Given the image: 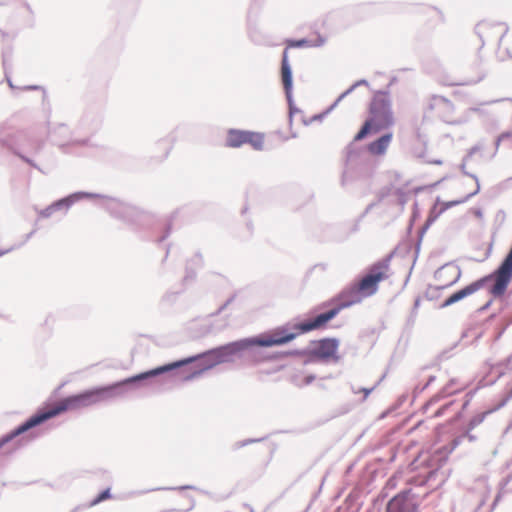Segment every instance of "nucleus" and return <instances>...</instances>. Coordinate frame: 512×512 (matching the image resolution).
I'll list each match as a JSON object with an SVG mask.
<instances>
[{
	"label": "nucleus",
	"mask_w": 512,
	"mask_h": 512,
	"mask_svg": "<svg viewBox=\"0 0 512 512\" xmlns=\"http://www.w3.org/2000/svg\"><path fill=\"white\" fill-rule=\"evenodd\" d=\"M315 269H320V270L324 271L326 269V265L322 264V263L321 264H317V265H315L313 267V270H315Z\"/></svg>",
	"instance_id": "13d9d810"
},
{
	"label": "nucleus",
	"mask_w": 512,
	"mask_h": 512,
	"mask_svg": "<svg viewBox=\"0 0 512 512\" xmlns=\"http://www.w3.org/2000/svg\"><path fill=\"white\" fill-rule=\"evenodd\" d=\"M310 40V47H321L326 43V38L321 34H317L315 38H312Z\"/></svg>",
	"instance_id": "473e14b6"
},
{
	"label": "nucleus",
	"mask_w": 512,
	"mask_h": 512,
	"mask_svg": "<svg viewBox=\"0 0 512 512\" xmlns=\"http://www.w3.org/2000/svg\"><path fill=\"white\" fill-rule=\"evenodd\" d=\"M26 140L31 146V151L35 154L39 153L44 147V141L32 136H28L23 132H11L5 125L0 127V146L8 149L18 156L22 161L44 173V171L34 162L33 159L23 154L20 150V141Z\"/></svg>",
	"instance_id": "39448f33"
},
{
	"label": "nucleus",
	"mask_w": 512,
	"mask_h": 512,
	"mask_svg": "<svg viewBox=\"0 0 512 512\" xmlns=\"http://www.w3.org/2000/svg\"><path fill=\"white\" fill-rule=\"evenodd\" d=\"M177 293L168 292L163 295L162 302H173L176 299Z\"/></svg>",
	"instance_id": "a19ab883"
},
{
	"label": "nucleus",
	"mask_w": 512,
	"mask_h": 512,
	"mask_svg": "<svg viewBox=\"0 0 512 512\" xmlns=\"http://www.w3.org/2000/svg\"><path fill=\"white\" fill-rule=\"evenodd\" d=\"M281 80L283 84V89L285 92L286 100L289 107V115H292L296 112H300V110L295 106L293 101V73L292 68L288 59V51L287 48L283 50L282 59H281Z\"/></svg>",
	"instance_id": "4468645a"
},
{
	"label": "nucleus",
	"mask_w": 512,
	"mask_h": 512,
	"mask_svg": "<svg viewBox=\"0 0 512 512\" xmlns=\"http://www.w3.org/2000/svg\"><path fill=\"white\" fill-rule=\"evenodd\" d=\"M363 297L364 296L362 293L357 289L356 284L353 283L341 291V293L338 295L339 303L335 306L339 311H341L356 303L361 302Z\"/></svg>",
	"instance_id": "f3484780"
},
{
	"label": "nucleus",
	"mask_w": 512,
	"mask_h": 512,
	"mask_svg": "<svg viewBox=\"0 0 512 512\" xmlns=\"http://www.w3.org/2000/svg\"><path fill=\"white\" fill-rule=\"evenodd\" d=\"M309 348L307 349H294L287 351L285 355L287 356H309Z\"/></svg>",
	"instance_id": "72a5a7b5"
},
{
	"label": "nucleus",
	"mask_w": 512,
	"mask_h": 512,
	"mask_svg": "<svg viewBox=\"0 0 512 512\" xmlns=\"http://www.w3.org/2000/svg\"><path fill=\"white\" fill-rule=\"evenodd\" d=\"M236 296H237V294H236V293L232 294V295H231V296H230V297L225 301L226 305H228V306H229V305H230V304H231V303L236 299Z\"/></svg>",
	"instance_id": "603ef678"
},
{
	"label": "nucleus",
	"mask_w": 512,
	"mask_h": 512,
	"mask_svg": "<svg viewBox=\"0 0 512 512\" xmlns=\"http://www.w3.org/2000/svg\"><path fill=\"white\" fill-rule=\"evenodd\" d=\"M293 325L287 323L276 327L271 332L261 333L256 336L238 339L204 351L203 355L210 356V362L204 369H211L219 364L234 362L235 358H242L245 355L253 363H258L257 347H273L285 345L300 335Z\"/></svg>",
	"instance_id": "f03ea898"
},
{
	"label": "nucleus",
	"mask_w": 512,
	"mask_h": 512,
	"mask_svg": "<svg viewBox=\"0 0 512 512\" xmlns=\"http://www.w3.org/2000/svg\"><path fill=\"white\" fill-rule=\"evenodd\" d=\"M315 375L309 374L304 378L305 385H310L315 380Z\"/></svg>",
	"instance_id": "09e8293b"
},
{
	"label": "nucleus",
	"mask_w": 512,
	"mask_h": 512,
	"mask_svg": "<svg viewBox=\"0 0 512 512\" xmlns=\"http://www.w3.org/2000/svg\"><path fill=\"white\" fill-rule=\"evenodd\" d=\"M485 77V75L483 74L482 76H480L476 81H474V83H478L479 81H481L483 78Z\"/></svg>",
	"instance_id": "0e129e2a"
},
{
	"label": "nucleus",
	"mask_w": 512,
	"mask_h": 512,
	"mask_svg": "<svg viewBox=\"0 0 512 512\" xmlns=\"http://www.w3.org/2000/svg\"><path fill=\"white\" fill-rule=\"evenodd\" d=\"M503 140H499V136L497 137L496 141H495V149L498 150L499 146H500V143L502 142Z\"/></svg>",
	"instance_id": "680f3d73"
},
{
	"label": "nucleus",
	"mask_w": 512,
	"mask_h": 512,
	"mask_svg": "<svg viewBox=\"0 0 512 512\" xmlns=\"http://www.w3.org/2000/svg\"><path fill=\"white\" fill-rule=\"evenodd\" d=\"M228 307V305H226V303L224 302L219 308L218 310L216 311V315L220 314L222 311H224L226 308Z\"/></svg>",
	"instance_id": "6e6d98bb"
},
{
	"label": "nucleus",
	"mask_w": 512,
	"mask_h": 512,
	"mask_svg": "<svg viewBox=\"0 0 512 512\" xmlns=\"http://www.w3.org/2000/svg\"><path fill=\"white\" fill-rule=\"evenodd\" d=\"M512 479V475H509L506 479V483H508Z\"/></svg>",
	"instance_id": "69168bd1"
},
{
	"label": "nucleus",
	"mask_w": 512,
	"mask_h": 512,
	"mask_svg": "<svg viewBox=\"0 0 512 512\" xmlns=\"http://www.w3.org/2000/svg\"><path fill=\"white\" fill-rule=\"evenodd\" d=\"M486 24L485 23H479L476 25L475 27V32L477 33V35L479 36L480 40H481V47L484 45V40H483V35H482V29L485 28Z\"/></svg>",
	"instance_id": "58836bf2"
},
{
	"label": "nucleus",
	"mask_w": 512,
	"mask_h": 512,
	"mask_svg": "<svg viewBox=\"0 0 512 512\" xmlns=\"http://www.w3.org/2000/svg\"><path fill=\"white\" fill-rule=\"evenodd\" d=\"M266 439V437H261V438H248V439H244V440H241V441H237L235 442L233 445H232V449L234 451L236 450H239L245 446H248L250 444H253V443H258V442H262Z\"/></svg>",
	"instance_id": "393cba45"
},
{
	"label": "nucleus",
	"mask_w": 512,
	"mask_h": 512,
	"mask_svg": "<svg viewBox=\"0 0 512 512\" xmlns=\"http://www.w3.org/2000/svg\"><path fill=\"white\" fill-rule=\"evenodd\" d=\"M36 232V230H32L30 233L26 234L25 237H24V240L19 243V244H16V245H13L11 246L10 248L8 249H1L0 250V257H2L3 255L15 250V249H18L20 247H22L27 241H29V239L34 235V233Z\"/></svg>",
	"instance_id": "bb28decb"
},
{
	"label": "nucleus",
	"mask_w": 512,
	"mask_h": 512,
	"mask_svg": "<svg viewBox=\"0 0 512 512\" xmlns=\"http://www.w3.org/2000/svg\"><path fill=\"white\" fill-rule=\"evenodd\" d=\"M176 213L177 212H174L171 215L170 219L167 221V223L165 225L164 233L159 237L158 242L161 243V242L165 241L168 238V236L170 235L171 229H172V220L175 217Z\"/></svg>",
	"instance_id": "c756f323"
},
{
	"label": "nucleus",
	"mask_w": 512,
	"mask_h": 512,
	"mask_svg": "<svg viewBox=\"0 0 512 512\" xmlns=\"http://www.w3.org/2000/svg\"><path fill=\"white\" fill-rule=\"evenodd\" d=\"M168 489L169 490H187V489L196 490L197 488L195 486H192V485H183V486H180V487L168 488Z\"/></svg>",
	"instance_id": "a18cd8bd"
},
{
	"label": "nucleus",
	"mask_w": 512,
	"mask_h": 512,
	"mask_svg": "<svg viewBox=\"0 0 512 512\" xmlns=\"http://www.w3.org/2000/svg\"><path fill=\"white\" fill-rule=\"evenodd\" d=\"M24 91H41L42 92V102L44 103L48 99L46 89L41 85H26L19 88Z\"/></svg>",
	"instance_id": "c85d7f7f"
},
{
	"label": "nucleus",
	"mask_w": 512,
	"mask_h": 512,
	"mask_svg": "<svg viewBox=\"0 0 512 512\" xmlns=\"http://www.w3.org/2000/svg\"><path fill=\"white\" fill-rule=\"evenodd\" d=\"M204 264L203 256L200 252L195 253L186 263L185 276L183 281L185 283L191 282L196 278V271Z\"/></svg>",
	"instance_id": "a211bd4d"
},
{
	"label": "nucleus",
	"mask_w": 512,
	"mask_h": 512,
	"mask_svg": "<svg viewBox=\"0 0 512 512\" xmlns=\"http://www.w3.org/2000/svg\"><path fill=\"white\" fill-rule=\"evenodd\" d=\"M409 322H410L411 324H413V323H414V316H413V317H411V318L409 319Z\"/></svg>",
	"instance_id": "338daca9"
},
{
	"label": "nucleus",
	"mask_w": 512,
	"mask_h": 512,
	"mask_svg": "<svg viewBox=\"0 0 512 512\" xmlns=\"http://www.w3.org/2000/svg\"><path fill=\"white\" fill-rule=\"evenodd\" d=\"M453 404V401L443 405L442 407H440L435 413H434V417H441L446 409H448L451 405Z\"/></svg>",
	"instance_id": "ea45409f"
},
{
	"label": "nucleus",
	"mask_w": 512,
	"mask_h": 512,
	"mask_svg": "<svg viewBox=\"0 0 512 512\" xmlns=\"http://www.w3.org/2000/svg\"><path fill=\"white\" fill-rule=\"evenodd\" d=\"M482 148H483V146L481 144H477V145L471 147L468 154L464 157V161H467L472 155H474L475 153L480 151Z\"/></svg>",
	"instance_id": "4c0bfd02"
},
{
	"label": "nucleus",
	"mask_w": 512,
	"mask_h": 512,
	"mask_svg": "<svg viewBox=\"0 0 512 512\" xmlns=\"http://www.w3.org/2000/svg\"><path fill=\"white\" fill-rule=\"evenodd\" d=\"M112 498V494H111V489L110 488H106L104 490H102L100 493L97 494L96 497H94L90 502L89 504L87 505L88 508H91V507H94L98 504H100L101 502L105 501V500H108Z\"/></svg>",
	"instance_id": "412c9836"
},
{
	"label": "nucleus",
	"mask_w": 512,
	"mask_h": 512,
	"mask_svg": "<svg viewBox=\"0 0 512 512\" xmlns=\"http://www.w3.org/2000/svg\"><path fill=\"white\" fill-rule=\"evenodd\" d=\"M460 169H461V171H462V173H463L464 175L469 176V177H471L472 179H474V180H475V182H476V185H477V184H479V179H478V177H477L475 174H472V173H469V172H467V171H466V161H464V160H463V162H462V164H461V166H460Z\"/></svg>",
	"instance_id": "c9c22d12"
},
{
	"label": "nucleus",
	"mask_w": 512,
	"mask_h": 512,
	"mask_svg": "<svg viewBox=\"0 0 512 512\" xmlns=\"http://www.w3.org/2000/svg\"><path fill=\"white\" fill-rule=\"evenodd\" d=\"M463 300L458 291L452 293L449 297H447L440 305V308L449 307L459 301Z\"/></svg>",
	"instance_id": "cd10ccee"
},
{
	"label": "nucleus",
	"mask_w": 512,
	"mask_h": 512,
	"mask_svg": "<svg viewBox=\"0 0 512 512\" xmlns=\"http://www.w3.org/2000/svg\"><path fill=\"white\" fill-rule=\"evenodd\" d=\"M460 275H461V272L459 270L458 274H457V277L453 281H451L449 284L443 285V286H436V287L430 286L429 289H434L435 291H438V290L443 289L445 287L451 286V285H453L454 283H456L458 281V279L460 278Z\"/></svg>",
	"instance_id": "79ce46f5"
},
{
	"label": "nucleus",
	"mask_w": 512,
	"mask_h": 512,
	"mask_svg": "<svg viewBox=\"0 0 512 512\" xmlns=\"http://www.w3.org/2000/svg\"><path fill=\"white\" fill-rule=\"evenodd\" d=\"M244 144L251 145L256 151H262L264 148V134L235 128L227 130L225 139L226 147L239 148Z\"/></svg>",
	"instance_id": "1a4fd4ad"
},
{
	"label": "nucleus",
	"mask_w": 512,
	"mask_h": 512,
	"mask_svg": "<svg viewBox=\"0 0 512 512\" xmlns=\"http://www.w3.org/2000/svg\"><path fill=\"white\" fill-rule=\"evenodd\" d=\"M373 388H363L362 391L364 392V399L368 397V395L372 392Z\"/></svg>",
	"instance_id": "5fc2aeb1"
},
{
	"label": "nucleus",
	"mask_w": 512,
	"mask_h": 512,
	"mask_svg": "<svg viewBox=\"0 0 512 512\" xmlns=\"http://www.w3.org/2000/svg\"><path fill=\"white\" fill-rule=\"evenodd\" d=\"M416 216H417V212H416V211H414V212H413V215H412V219H411L410 224H409V226H408V233H411V231H412V228H413V220L416 218Z\"/></svg>",
	"instance_id": "3c124183"
},
{
	"label": "nucleus",
	"mask_w": 512,
	"mask_h": 512,
	"mask_svg": "<svg viewBox=\"0 0 512 512\" xmlns=\"http://www.w3.org/2000/svg\"><path fill=\"white\" fill-rule=\"evenodd\" d=\"M391 140L392 133H385L368 144V151L374 155H382L385 153Z\"/></svg>",
	"instance_id": "6ab92c4d"
},
{
	"label": "nucleus",
	"mask_w": 512,
	"mask_h": 512,
	"mask_svg": "<svg viewBox=\"0 0 512 512\" xmlns=\"http://www.w3.org/2000/svg\"><path fill=\"white\" fill-rule=\"evenodd\" d=\"M78 509H79V508H78V507H76L75 509H73V510H72V512H77V510H78Z\"/></svg>",
	"instance_id": "774afa93"
},
{
	"label": "nucleus",
	"mask_w": 512,
	"mask_h": 512,
	"mask_svg": "<svg viewBox=\"0 0 512 512\" xmlns=\"http://www.w3.org/2000/svg\"><path fill=\"white\" fill-rule=\"evenodd\" d=\"M356 89V87H354V83L347 89L345 90L343 93H341L337 99L334 101V102H337V106L339 105V103L345 98L347 97L348 95H350L354 90Z\"/></svg>",
	"instance_id": "f704fd0d"
},
{
	"label": "nucleus",
	"mask_w": 512,
	"mask_h": 512,
	"mask_svg": "<svg viewBox=\"0 0 512 512\" xmlns=\"http://www.w3.org/2000/svg\"><path fill=\"white\" fill-rule=\"evenodd\" d=\"M3 68H4V73H5V79H6L7 83H8V85H9V87H10L11 89H19L20 87H16V86L13 84V82H12V80H11V78H10L9 71H8L7 58H6V55H5V54H3Z\"/></svg>",
	"instance_id": "2f4dec72"
},
{
	"label": "nucleus",
	"mask_w": 512,
	"mask_h": 512,
	"mask_svg": "<svg viewBox=\"0 0 512 512\" xmlns=\"http://www.w3.org/2000/svg\"><path fill=\"white\" fill-rule=\"evenodd\" d=\"M465 439H467L469 442H474V441H476L477 437L475 435L471 434V430H469V428H467L466 431H464L462 434H460L458 437H456L453 440V442H452L453 448L457 447Z\"/></svg>",
	"instance_id": "5701e85b"
},
{
	"label": "nucleus",
	"mask_w": 512,
	"mask_h": 512,
	"mask_svg": "<svg viewBox=\"0 0 512 512\" xmlns=\"http://www.w3.org/2000/svg\"><path fill=\"white\" fill-rule=\"evenodd\" d=\"M432 101H433V104H431V108H433V106L435 105V106H444L448 110L453 109L452 102L443 96H433Z\"/></svg>",
	"instance_id": "a878e982"
},
{
	"label": "nucleus",
	"mask_w": 512,
	"mask_h": 512,
	"mask_svg": "<svg viewBox=\"0 0 512 512\" xmlns=\"http://www.w3.org/2000/svg\"><path fill=\"white\" fill-rule=\"evenodd\" d=\"M105 208L113 217L127 224H139L141 218L144 216V212L137 207L114 199L107 200Z\"/></svg>",
	"instance_id": "9d476101"
},
{
	"label": "nucleus",
	"mask_w": 512,
	"mask_h": 512,
	"mask_svg": "<svg viewBox=\"0 0 512 512\" xmlns=\"http://www.w3.org/2000/svg\"><path fill=\"white\" fill-rule=\"evenodd\" d=\"M512 138V130L510 131H505V132H502L500 135H499V140H507V139H511Z\"/></svg>",
	"instance_id": "c03bdc74"
},
{
	"label": "nucleus",
	"mask_w": 512,
	"mask_h": 512,
	"mask_svg": "<svg viewBox=\"0 0 512 512\" xmlns=\"http://www.w3.org/2000/svg\"><path fill=\"white\" fill-rule=\"evenodd\" d=\"M419 304H420V299L417 298L414 302V307H413V312L416 314V310L418 309L419 307Z\"/></svg>",
	"instance_id": "bf43d9fd"
},
{
	"label": "nucleus",
	"mask_w": 512,
	"mask_h": 512,
	"mask_svg": "<svg viewBox=\"0 0 512 512\" xmlns=\"http://www.w3.org/2000/svg\"><path fill=\"white\" fill-rule=\"evenodd\" d=\"M337 107V102H333L327 109L323 112L313 115L308 122H305L306 125L311 124L314 121H322L328 114H330Z\"/></svg>",
	"instance_id": "b1692460"
},
{
	"label": "nucleus",
	"mask_w": 512,
	"mask_h": 512,
	"mask_svg": "<svg viewBox=\"0 0 512 512\" xmlns=\"http://www.w3.org/2000/svg\"><path fill=\"white\" fill-rule=\"evenodd\" d=\"M479 191H480V184H477L476 189L473 192H471L468 195H466L464 198L459 199V200H452V201L444 202L443 206L440 208L439 211H436V207L435 206L430 210L429 216L427 217L424 225L418 231V239H417L416 246H415V257L418 256V253L420 251V246H421V242H422V238H423L424 234L429 229V227L437 220V218L443 212H445L447 209H449V208H451L453 206H456L458 204L465 203L471 197H473L476 194H478Z\"/></svg>",
	"instance_id": "f8f14e48"
},
{
	"label": "nucleus",
	"mask_w": 512,
	"mask_h": 512,
	"mask_svg": "<svg viewBox=\"0 0 512 512\" xmlns=\"http://www.w3.org/2000/svg\"><path fill=\"white\" fill-rule=\"evenodd\" d=\"M455 384V380L451 379L437 394H435L430 401L428 402V405H433L439 402L440 400L448 397L449 395L455 393V391H451V387Z\"/></svg>",
	"instance_id": "aec40b11"
},
{
	"label": "nucleus",
	"mask_w": 512,
	"mask_h": 512,
	"mask_svg": "<svg viewBox=\"0 0 512 512\" xmlns=\"http://www.w3.org/2000/svg\"><path fill=\"white\" fill-rule=\"evenodd\" d=\"M369 113L371 117L364 122L353 141H361L371 132L377 133L393 125L394 118L388 90H379L374 93L369 105Z\"/></svg>",
	"instance_id": "7ed1b4c3"
},
{
	"label": "nucleus",
	"mask_w": 512,
	"mask_h": 512,
	"mask_svg": "<svg viewBox=\"0 0 512 512\" xmlns=\"http://www.w3.org/2000/svg\"><path fill=\"white\" fill-rule=\"evenodd\" d=\"M340 311L337 309L336 306L329 309L328 311H325L323 313L318 314L314 318H311L307 321L299 322L296 324H293V328L295 330H298L299 333L306 334L308 332L321 329L327 325L329 321L334 319Z\"/></svg>",
	"instance_id": "2eb2a0df"
},
{
	"label": "nucleus",
	"mask_w": 512,
	"mask_h": 512,
	"mask_svg": "<svg viewBox=\"0 0 512 512\" xmlns=\"http://www.w3.org/2000/svg\"><path fill=\"white\" fill-rule=\"evenodd\" d=\"M96 198H104L102 195L97 193L85 192V191H77L71 193L65 197H62L58 200H55L50 205L41 209L38 214L41 218L47 219L50 218L55 213H61L62 215H66L70 208L84 200V199H96Z\"/></svg>",
	"instance_id": "0eeeda50"
},
{
	"label": "nucleus",
	"mask_w": 512,
	"mask_h": 512,
	"mask_svg": "<svg viewBox=\"0 0 512 512\" xmlns=\"http://www.w3.org/2000/svg\"><path fill=\"white\" fill-rule=\"evenodd\" d=\"M499 279V274L497 273L496 268L492 273L477 279L476 281L457 291L459 292L461 298L464 299L482 289L488 282H493V284L489 286L488 292L493 298H501L505 295L509 284L499 286Z\"/></svg>",
	"instance_id": "6e6552de"
},
{
	"label": "nucleus",
	"mask_w": 512,
	"mask_h": 512,
	"mask_svg": "<svg viewBox=\"0 0 512 512\" xmlns=\"http://www.w3.org/2000/svg\"><path fill=\"white\" fill-rule=\"evenodd\" d=\"M203 354L204 352H201L193 356L140 372L111 384L95 386L90 389L83 390L79 393L60 399L53 408L40 409L37 413L40 415L42 420L46 422L66 411L79 410L123 397L129 390L146 386L159 376L171 373L186 365L197 362L198 368L183 376V379L186 381L192 380L207 370L204 368L210 362V356Z\"/></svg>",
	"instance_id": "f257e3e1"
},
{
	"label": "nucleus",
	"mask_w": 512,
	"mask_h": 512,
	"mask_svg": "<svg viewBox=\"0 0 512 512\" xmlns=\"http://www.w3.org/2000/svg\"><path fill=\"white\" fill-rule=\"evenodd\" d=\"M374 206H375V203H370V204L366 207L365 211L363 212L362 217H364L367 213H369V212L371 211V209H372Z\"/></svg>",
	"instance_id": "864d4df0"
},
{
	"label": "nucleus",
	"mask_w": 512,
	"mask_h": 512,
	"mask_svg": "<svg viewBox=\"0 0 512 512\" xmlns=\"http://www.w3.org/2000/svg\"><path fill=\"white\" fill-rule=\"evenodd\" d=\"M511 323H512V319H511L509 322H507V323L505 324V326L503 327V329L499 332L498 337H500V336L504 333V331L506 330V328H507Z\"/></svg>",
	"instance_id": "052dcab7"
},
{
	"label": "nucleus",
	"mask_w": 512,
	"mask_h": 512,
	"mask_svg": "<svg viewBox=\"0 0 512 512\" xmlns=\"http://www.w3.org/2000/svg\"><path fill=\"white\" fill-rule=\"evenodd\" d=\"M492 303H493V299L491 298V299H489V300H488V301H487L483 306H481V307L477 310V312H478V313H483V312H485L486 310H488V309L490 308V306L492 305Z\"/></svg>",
	"instance_id": "37998d69"
},
{
	"label": "nucleus",
	"mask_w": 512,
	"mask_h": 512,
	"mask_svg": "<svg viewBox=\"0 0 512 512\" xmlns=\"http://www.w3.org/2000/svg\"><path fill=\"white\" fill-rule=\"evenodd\" d=\"M359 86H369V82L366 79H360L354 83V87L358 88Z\"/></svg>",
	"instance_id": "49530a36"
},
{
	"label": "nucleus",
	"mask_w": 512,
	"mask_h": 512,
	"mask_svg": "<svg viewBox=\"0 0 512 512\" xmlns=\"http://www.w3.org/2000/svg\"><path fill=\"white\" fill-rule=\"evenodd\" d=\"M43 423L44 421L42 420L40 415L37 412L34 413L32 416L27 418L24 422H22L17 427L12 429L10 432L0 437V449L7 443L11 442L16 437Z\"/></svg>",
	"instance_id": "dca6fc26"
},
{
	"label": "nucleus",
	"mask_w": 512,
	"mask_h": 512,
	"mask_svg": "<svg viewBox=\"0 0 512 512\" xmlns=\"http://www.w3.org/2000/svg\"><path fill=\"white\" fill-rule=\"evenodd\" d=\"M352 141L346 147L345 166L341 176V185L343 187L356 183L366 182L371 178L374 165L366 152L357 149Z\"/></svg>",
	"instance_id": "20e7f679"
},
{
	"label": "nucleus",
	"mask_w": 512,
	"mask_h": 512,
	"mask_svg": "<svg viewBox=\"0 0 512 512\" xmlns=\"http://www.w3.org/2000/svg\"><path fill=\"white\" fill-rule=\"evenodd\" d=\"M474 215H475L476 217H478V218H482V216H483V212H482V210H481V209H479V208H478V209H475V210H474Z\"/></svg>",
	"instance_id": "4d7b16f0"
},
{
	"label": "nucleus",
	"mask_w": 512,
	"mask_h": 512,
	"mask_svg": "<svg viewBox=\"0 0 512 512\" xmlns=\"http://www.w3.org/2000/svg\"><path fill=\"white\" fill-rule=\"evenodd\" d=\"M25 8L27 9L28 12L32 13V9L30 7V5L28 3H25L24 4Z\"/></svg>",
	"instance_id": "e2e57ef3"
},
{
	"label": "nucleus",
	"mask_w": 512,
	"mask_h": 512,
	"mask_svg": "<svg viewBox=\"0 0 512 512\" xmlns=\"http://www.w3.org/2000/svg\"><path fill=\"white\" fill-rule=\"evenodd\" d=\"M417 507V496L412 489H404L388 501L386 512H415Z\"/></svg>",
	"instance_id": "ddd939ff"
},
{
	"label": "nucleus",
	"mask_w": 512,
	"mask_h": 512,
	"mask_svg": "<svg viewBox=\"0 0 512 512\" xmlns=\"http://www.w3.org/2000/svg\"><path fill=\"white\" fill-rule=\"evenodd\" d=\"M287 49L288 48H304V47H310L311 40L308 38H301V39H287L286 40Z\"/></svg>",
	"instance_id": "4be33fe9"
},
{
	"label": "nucleus",
	"mask_w": 512,
	"mask_h": 512,
	"mask_svg": "<svg viewBox=\"0 0 512 512\" xmlns=\"http://www.w3.org/2000/svg\"><path fill=\"white\" fill-rule=\"evenodd\" d=\"M484 418H485L484 413L477 414V415L473 416L471 418V420L469 421L467 428H469V430H473L476 426H478L479 424H481L484 421Z\"/></svg>",
	"instance_id": "7c9ffc66"
},
{
	"label": "nucleus",
	"mask_w": 512,
	"mask_h": 512,
	"mask_svg": "<svg viewBox=\"0 0 512 512\" xmlns=\"http://www.w3.org/2000/svg\"><path fill=\"white\" fill-rule=\"evenodd\" d=\"M339 344L340 341L337 338H322L316 342L315 347L309 349V357L312 360H319L323 362H328L329 360L338 362L340 360V356L337 354Z\"/></svg>",
	"instance_id": "9b49d317"
},
{
	"label": "nucleus",
	"mask_w": 512,
	"mask_h": 512,
	"mask_svg": "<svg viewBox=\"0 0 512 512\" xmlns=\"http://www.w3.org/2000/svg\"><path fill=\"white\" fill-rule=\"evenodd\" d=\"M395 255V251L390 252L382 259L373 263L366 273V275L356 282L357 289L364 297L374 295L378 291L379 283L389 277L388 271L390 263Z\"/></svg>",
	"instance_id": "423d86ee"
},
{
	"label": "nucleus",
	"mask_w": 512,
	"mask_h": 512,
	"mask_svg": "<svg viewBox=\"0 0 512 512\" xmlns=\"http://www.w3.org/2000/svg\"><path fill=\"white\" fill-rule=\"evenodd\" d=\"M248 36H249L250 40H251L252 42H254L255 44L260 45V44H262V43H263V42H262V40L260 39V36H259V35L257 34V32H256V31H254V30H250V31L248 32Z\"/></svg>",
	"instance_id": "e433bc0d"
},
{
	"label": "nucleus",
	"mask_w": 512,
	"mask_h": 512,
	"mask_svg": "<svg viewBox=\"0 0 512 512\" xmlns=\"http://www.w3.org/2000/svg\"><path fill=\"white\" fill-rule=\"evenodd\" d=\"M512 399V388L508 391L506 397L504 398V400L502 401V403L500 404V407L504 406L508 401H510Z\"/></svg>",
	"instance_id": "de8ad7c7"
},
{
	"label": "nucleus",
	"mask_w": 512,
	"mask_h": 512,
	"mask_svg": "<svg viewBox=\"0 0 512 512\" xmlns=\"http://www.w3.org/2000/svg\"><path fill=\"white\" fill-rule=\"evenodd\" d=\"M436 377L431 375L429 378H428V381L427 383L422 387L421 390H424L426 389L429 385H431L434 381H435Z\"/></svg>",
	"instance_id": "8fccbe9b"
}]
</instances>
